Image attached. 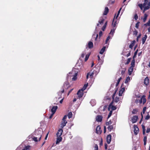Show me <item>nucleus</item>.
Instances as JSON below:
<instances>
[{
    "label": "nucleus",
    "mask_w": 150,
    "mask_h": 150,
    "mask_svg": "<svg viewBox=\"0 0 150 150\" xmlns=\"http://www.w3.org/2000/svg\"><path fill=\"white\" fill-rule=\"evenodd\" d=\"M116 14L113 18L112 21V25L113 28L115 27L119 23V20L117 18H115V16Z\"/></svg>",
    "instance_id": "1"
},
{
    "label": "nucleus",
    "mask_w": 150,
    "mask_h": 150,
    "mask_svg": "<svg viewBox=\"0 0 150 150\" xmlns=\"http://www.w3.org/2000/svg\"><path fill=\"white\" fill-rule=\"evenodd\" d=\"M35 135L37 136V137H38L39 139V140L40 141L42 137V132L40 130H37L35 132Z\"/></svg>",
    "instance_id": "2"
},
{
    "label": "nucleus",
    "mask_w": 150,
    "mask_h": 150,
    "mask_svg": "<svg viewBox=\"0 0 150 150\" xmlns=\"http://www.w3.org/2000/svg\"><path fill=\"white\" fill-rule=\"evenodd\" d=\"M83 91H81V89L79 90L77 92V94L78 96L77 98L80 99L82 97L83 95Z\"/></svg>",
    "instance_id": "3"
},
{
    "label": "nucleus",
    "mask_w": 150,
    "mask_h": 150,
    "mask_svg": "<svg viewBox=\"0 0 150 150\" xmlns=\"http://www.w3.org/2000/svg\"><path fill=\"white\" fill-rule=\"evenodd\" d=\"M70 87L69 82L68 81L65 82L64 83L63 88L67 90Z\"/></svg>",
    "instance_id": "4"
},
{
    "label": "nucleus",
    "mask_w": 150,
    "mask_h": 150,
    "mask_svg": "<svg viewBox=\"0 0 150 150\" xmlns=\"http://www.w3.org/2000/svg\"><path fill=\"white\" fill-rule=\"evenodd\" d=\"M142 101L143 104H144L146 101V99L145 98V96L144 95L139 100V102L140 104L142 103Z\"/></svg>",
    "instance_id": "5"
},
{
    "label": "nucleus",
    "mask_w": 150,
    "mask_h": 150,
    "mask_svg": "<svg viewBox=\"0 0 150 150\" xmlns=\"http://www.w3.org/2000/svg\"><path fill=\"white\" fill-rule=\"evenodd\" d=\"M104 21V19L103 17H101L100 18L99 21H98V23H97V25L98 26H99V24L102 25H103Z\"/></svg>",
    "instance_id": "6"
},
{
    "label": "nucleus",
    "mask_w": 150,
    "mask_h": 150,
    "mask_svg": "<svg viewBox=\"0 0 150 150\" xmlns=\"http://www.w3.org/2000/svg\"><path fill=\"white\" fill-rule=\"evenodd\" d=\"M134 134L137 135L139 132V129L137 126L136 125H134Z\"/></svg>",
    "instance_id": "7"
},
{
    "label": "nucleus",
    "mask_w": 150,
    "mask_h": 150,
    "mask_svg": "<svg viewBox=\"0 0 150 150\" xmlns=\"http://www.w3.org/2000/svg\"><path fill=\"white\" fill-rule=\"evenodd\" d=\"M132 122L134 123H136L138 120V117L137 116H134L132 118Z\"/></svg>",
    "instance_id": "8"
},
{
    "label": "nucleus",
    "mask_w": 150,
    "mask_h": 150,
    "mask_svg": "<svg viewBox=\"0 0 150 150\" xmlns=\"http://www.w3.org/2000/svg\"><path fill=\"white\" fill-rule=\"evenodd\" d=\"M63 132V129H59L57 133V137H61V136Z\"/></svg>",
    "instance_id": "9"
},
{
    "label": "nucleus",
    "mask_w": 150,
    "mask_h": 150,
    "mask_svg": "<svg viewBox=\"0 0 150 150\" xmlns=\"http://www.w3.org/2000/svg\"><path fill=\"white\" fill-rule=\"evenodd\" d=\"M103 119V116L102 115H98L96 117V121L98 122L102 121Z\"/></svg>",
    "instance_id": "10"
},
{
    "label": "nucleus",
    "mask_w": 150,
    "mask_h": 150,
    "mask_svg": "<svg viewBox=\"0 0 150 150\" xmlns=\"http://www.w3.org/2000/svg\"><path fill=\"white\" fill-rule=\"evenodd\" d=\"M102 131L101 130V128L100 126L98 125L96 129V132L98 134H100Z\"/></svg>",
    "instance_id": "11"
},
{
    "label": "nucleus",
    "mask_w": 150,
    "mask_h": 150,
    "mask_svg": "<svg viewBox=\"0 0 150 150\" xmlns=\"http://www.w3.org/2000/svg\"><path fill=\"white\" fill-rule=\"evenodd\" d=\"M149 83V79L148 77H146L144 80V83L146 86H148Z\"/></svg>",
    "instance_id": "12"
},
{
    "label": "nucleus",
    "mask_w": 150,
    "mask_h": 150,
    "mask_svg": "<svg viewBox=\"0 0 150 150\" xmlns=\"http://www.w3.org/2000/svg\"><path fill=\"white\" fill-rule=\"evenodd\" d=\"M111 136L110 134L108 135L107 137V142L108 144L110 143L111 141Z\"/></svg>",
    "instance_id": "13"
},
{
    "label": "nucleus",
    "mask_w": 150,
    "mask_h": 150,
    "mask_svg": "<svg viewBox=\"0 0 150 150\" xmlns=\"http://www.w3.org/2000/svg\"><path fill=\"white\" fill-rule=\"evenodd\" d=\"M58 107L57 106H54L52 107L51 109V111L53 114H54L55 112L57 110V109Z\"/></svg>",
    "instance_id": "14"
},
{
    "label": "nucleus",
    "mask_w": 150,
    "mask_h": 150,
    "mask_svg": "<svg viewBox=\"0 0 150 150\" xmlns=\"http://www.w3.org/2000/svg\"><path fill=\"white\" fill-rule=\"evenodd\" d=\"M109 12V9L107 7H105V10L103 13V15H106Z\"/></svg>",
    "instance_id": "15"
},
{
    "label": "nucleus",
    "mask_w": 150,
    "mask_h": 150,
    "mask_svg": "<svg viewBox=\"0 0 150 150\" xmlns=\"http://www.w3.org/2000/svg\"><path fill=\"white\" fill-rule=\"evenodd\" d=\"M93 47V44L92 42L89 41L88 43V47L89 49H91Z\"/></svg>",
    "instance_id": "16"
},
{
    "label": "nucleus",
    "mask_w": 150,
    "mask_h": 150,
    "mask_svg": "<svg viewBox=\"0 0 150 150\" xmlns=\"http://www.w3.org/2000/svg\"><path fill=\"white\" fill-rule=\"evenodd\" d=\"M135 42L136 41L135 40H133L131 42V44L129 46V48L132 49L133 47L134 46Z\"/></svg>",
    "instance_id": "17"
},
{
    "label": "nucleus",
    "mask_w": 150,
    "mask_h": 150,
    "mask_svg": "<svg viewBox=\"0 0 150 150\" xmlns=\"http://www.w3.org/2000/svg\"><path fill=\"white\" fill-rule=\"evenodd\" d=\"M67 123V122L66 120H62L61 124V127L62 128H63V127L66 125Z\"/></svg>",
    "instance_id": "18"
},
{
    "label": "nucleus",
    "mask_w": 150,
    "mask_h": 150,
    "mask_svg": "<svg viewBox=\"0 0 150 150\" xmlns=\"http://www.w3.org/2000/svg\"><path fill=\"white\" fill-rule=\"evenodd\" d=\"M147 35H145L144 37H143L142 39V44H144L147 38Z\"/></svg>",
    "instance_id": "19"
},
{
    "label": "nucleus",
    "mask_w": 150,
    "mask_h": 150,
    "mask_svg": "<svg viewBox=\"0 0 150 150\" xmlns=\"http://www.w3.org/2000/svg\"><path fill=\"white\" fill-rule=\"evenodd\" d=\"M125 90V88L123 87L122 88L121 90L119 91V95L120 96H121L122 95V94L123 92Z\"/></svg>",
    "instance_id": "20"
},
{
    "label": "nucleus",
    "mask_w": 150,
    "mask_h": 150,
    "mask_svg": "<svg viewBox=\"0 0 150 150\" xmlns=\"http://www.w3.org/2000/svg\"><path fill=\"white\" fill-rule=\"evenodd\" d=\"M134 67L131 66L129 68L128 70L129 74L130 75L131 74L132 72L133 71V70Z\"/></svg>",
    "instance_id": "21"
},
{
    "label": "nucleus",
    "mask_w": 150,
    "mask_h": 150,
    "mask_svg": "<svg viewBox=\"0 0 150 150\" xmlns=\"http://www.w3.org/2000/svg\"><path fill=\"white\" fill-rule=\"evenodd\" d=\"M93 74L94 73H91L90 72L88 73L86 75V79H88L89 75L91 78H92L93 76Z\"/></svg>",
    "instance_id": "22"
},
{
    "label": "nucleus",
    "mask_w": 150,
    "mask_h": 150,
    "mask_svg": "<svg viewBox=\"0 0 150 150\" xmlns=\"http://www.w3.org/2000/svg\"><path fill=\"white\" fill-rule=\"evenodd\" d=\"M62 138L61 137H57L56 142V144H57L62 140Z\"/></svg>",
    "instance_id": "23"
},
{
    "label": "nucleus",
    "mask_w": 150,
    "mask_h": 150,
    "mask_svg": "<svg viewBox=\"0 0 150 150\" xmlns=\"http://www.w3.org/2000/svg\"><path fill=\"white\" fill-rule=\"evenodd\" d=\"M106 47L105 46H103L102 49L100 50L99 52V53L101 54H102L105 50Z\"/></svg>",
    "instance_id": "24"
},
{
    "label": "nucleus",
    "mask_w": 150,
    "mask_h": 150,
    "mask_svg": "<svg viewBox=\"0 0 150 150\" xmlns=\"http://www.w3.org/2000/svg\"><path fill=\"white\" fill-rule=\"evenodd\" d=\"M116 29V27H115V28H113L111 30L110 32V34H111L112 35V36H113V34L115 33V31Z\"/></svg>",
    "instance_id": "25"
},
{
    "label": "nucleus",
    "mask_w": 150,
    "mask_h": 150,
    "mask_svg": "<svg viewBox=\"0 0 150 150\" xmlns=\"http://www.w3.org/2000/svg\"><path fill=\"white\" fill-rule=\"evenodd\" d=\"M113 125H112L109 126H108V130L110 132L113 129Z\"/></svg>",
    "instance_id": "26"
},
{
    "label": "nucleus",
    "mask_w": 150,
    "mask_h": 150,
    "mask_svg": "<svg viewBox=\"0 0 150 150\" xmlns=\"http://www.w3.org/2000/svg\"><path fill=\"white\" fill-rule=\"evenodd\" d=\"M147 17L148 15L146 13H145L143 18V21L144 22H145L146 21Z\"/></svg>",
    "instance_id": "27"
},
{
    "label": "nucleus",
    "mask_w": 150,
    "mask_h": 150,
    "mask_svg": "<svg viewBox=\"0 0 150 150\" xmlns=\"http://www.w3.org/2000/svg\"><path fill=\"white\" fill-rule=\"evenodd\" d=\"M88 86V83L84 84L83 87L81 89V91H84L86 89V88Z\"/></svg>",
    "instance_id": "28"
},
{
    "label": "nucleus",
    "mask_w": 150,
    "mask_h": 150,
    "mask_svg": "<svg viewBox=\"0 0 150 150\" xmlns=\"http://www.w3.org/2000/svg\"><path fill=\"white\" fill-rule=\"evenodd\" d=\"M138 112V109L137 108L134 109L132 112V113L133 114H137Z\"/></svg>",
    "instance_id": "29"
},
{
    "label": "nucleus",
    "mask_w": 150,
    "mask_h": 150,
    "mask_svg": "<svg viewBox=\"0 0 150 150\" xmlns=\"http://www.w3.org/2000/svg\"><path fill=\"white\" fill-rule=\"evenodd\" d=\"M77 72L75 73V74L72 78L73 81H76L77 79Z\"/></svg>",
    "instance_id": "30"
},
{
    "label": "nucleus",
    "mask_w": 150,
    "mask_h": 150,
    "mask_svg": "<svg viewBox=\"0 0 150 150\" xmlns=\"http://www.w3.org/2000/svg\"><path fill=\"white\" fill-rule=\"evenodd\" d=\"M130 80V78L129 76H128L126 78V79L125 81V83H127Z\"/></svg>",
    "instance_id": "31"
},
{
    "label": "nucleus",
    "mask_w": 150,
    "mask_h": 150,
    "mask_svg": "<svg viewBox=\"0 0 150 150\" xmlns=\"http://www.w3.org/2000/svg\"><path fill=\"white\" fill-rule=\"evenodd\" d=\"M131 66L134 67L135 66V59H133L131 63Z\"/></svg>",
    "instance_id": "32"
},
{
    "label": "nucleus",
    "mask_w": 150,
    "mask_h": 150,
    "mask_svg": "<svg viewBox=\"0 0 150 150\" xmlns=\"http://www.w3.org/2000/svg\"><path fill=\"white\" fill-rule=\"evenodd\" d=\"M147 138V137L146 136H145L144 138L143 141L144 142V145H145L146 144Z\"/></svg>",
    "instance_id": "33"
},
{
    "label": "nucleus",
    "mask_w": 150,
    "mask_h": 150,
    "mask_svg": "<svg viewBox=\"0 0 150 150\" xmlns=\"http://www.w3.org/2000/svg\"><path fill=\"white\" fill-rule=\"evenodd\" d=\"M114 100H113L110 103L109 105V107L108 108V109L109 110H110V108L111 106L113 105V103L114 102Z\"/></svg>",
    "instance_id": "34"
},
{
    "label": "nucleus",
    "mask_w": 150,
    "mask_h": 150,
    "mask_svg": "<svg viewBox=\"0 0 150 150\" xmlns=\"http://www.w3.org/2000/svg\"><path fill=\"white\" fill-rule=\"evenodd\" d=\"M131 59V58H128L127 62L125 63V64L127 65L130 62Z\"/></svg>",
    "instance_id": "35"
},
{
    "label": "nucleus",
    "mask_w": 150,
    "mask_h": 150,
    "mask_svg": "<svg viewBox=\"0 0 150 150\" xmlns=\"http://www.w3.org/2000/svg\"><path fill=\"white\" fill-rule=\"evenodd\" d=\"M114 101L116 103H117L119 101V98L118 97H116L114 100Z\"/></svg>",
    "instance_id": "36"
},
{
    "label": "nucleus",
    "mask_w": 150,
    "mask_h": 150,
    "mask_svg": "<svg viewBox=\"0 0 150 150\" xmlns=\"http://www.w3.org/2000/svg\"><path fill=\"white\" fill-rule=\"evenodd\" d=\"M138 51V50L137 49L135 52L134 54V55L133 57V59H134L135 57H136V56L137 54Z\"/></svg>",
    "instance_id": "37"
},
{
    "label": "nucleus",
    "mask_w": 150,
    "mask_h": 150,
    "mask_svg": "<svg viewBox=\"0 0 150 150\" xmlns=\"http://www.w3.org/2000/svg\"><path fill=\"white\" fill-rule=\"evenodd\" d=\"M144 25L145 26H150V20H149L147 23H146L145 24H144Z\"/></svg>",
    "instance_id": "38"
},
{
    "label": "nucleus",
    "mask_w": 150,
    "mask_h": 150,
    "mask_svg": "<svg viewBox=\"0 0 150 150\" xmlns=\"http://www.w3.org/2000/svg\"><path fill=\"white\" fill-rule=\"evenodd\" d=\"M72 113L71 112H70L68 113V118L69 119L71 118L72 117Z\"/></svg>",
    "instance_id": "39"
},
{
    "label": "nucleus",
    "mask_w": 150,
    "mask_h": 150,
    "mask_svg": "<svg viewBox=\"0 0 150 150\" xmlns=\"http://www.w3.org/2000/svg\"><path fill=\"white\" fill-rule=\"evenodd\" d=\"M110 108H111L112 110H114L117 109L116 107L113 105L111 106Z\"/></svg>",
    "instance_id": "40"
},
{
    "label": "nucleus",
    "mask_w": 150,
    "mask_h": 150,
    "mask_svg": "<svg viewBox=\"0 0 150 150\" xmlns=\"http://www.w3.org/2000/svg\"><path fill=\"white\" fill-rule=\"evenodd\" d=\"M144 7V12L147 10L149 8V7L148 6H145Z\"/></svg>",
    "instance_id": "41"
},
{
    "label": "nucleus",
    "mask_w": 150,
    "mask_h": 150,
    "mask_svg": "<svg viewBox=\"0 0 150 150\" xmlns=\"http://www.w3.org/2000/svg\"><path fill=\"white\" fill-rule=\"evenodd\" d=\"M122 9V8H121L118 11V12H117V14L116 17L115 18H117V17H118L120 13V11Z\"/></svg>",
    "instance_id": "42"
},
{
    "label": "nucleus",
    "mask_w": 150,
    "mask_h": 150,
    "mask_svg": "<svg viewBox=\"0 0 150 150\" xmlns=\"http://www.w3.org/2000/svg\"><path fill=\"white\" fill-rule=\"evenodd\" d=\"M148 0H144V2L143 4L144 6H146L147 3H148Z\"/></svg>",
    "instance_id": "43"
},
{
    "label": "nucleus",
    "mask_w": 150,
    "mask_h": 150,
    "mask_svg": "<svg viewBox=\"0 0 150 150\" xmlns=\"http://www.w3.org/2000/svg\"><path fill=\"white\" fill-rule=\"evenodd\" d=\"M140 23L139 22H138L135 25V27L137 28L138 29L139 28V23Z\"/></svg>",
    "instance_id": "44"
},
{
    "label": "nucleus",
    "mask_w": 150,
    "mask_h": 150,
    "mask_svg": "<svg viewBox=\"0 0 150 150\" xmlns=\"http://www.w3.org/2000/svg\"><path fill=\"white\" fill-rule=\"evenodd\" d=\"M112 123V122H111V121L110 120L109 121L107 122L106 123V125L108 126L111 124Z\"/></svg>",
    "instance_id": "45"
},
{
    "label": "nucleus",
    "mask_w": 150,
    "mask_h": 150,
    "mask_svg": "<svg viewBox=\"0 0 150 150\" xmlns=\"http://www.w3.org/2000/svg\"><path fill=\"white\" fill-rule=\"evenodd\" d=\"M138 33V31L136 30H135L133 32V35H137Z\"/></svg>",
    "instance_id": "46"
},
{
    "label": "nucleus",
    "mask_w": 150,
    "mask_h": 150,
    "mask_svg": "<svg viewBox=\"0 0 150 150\" xmlns=\"http://www.w3.org/2000/svg\"><path fill=\"white\" fill-rule=\"evenodd\" d=\"M94 150H98V147L97 144H95V146H94Z\"/></svg>",
    "instance_id": "47"
},
{
    "label": "nucleus",
    "mask_w": 150,
    "mask_h": 150,
    "mask_svg": "<svg viewBox=\"0 0 150 150\" xmlns=\"http://www.w3.org/2000/svg\"><path fill=\"white\" fill-rule=\"evenodd\" d=\"M38 138V137H34L33 138V140L36 142H38L37 139Z\"/></svg>",
    "instance_id": "48"
},
{
    "label": "nucleus",
    "mask_w": 150,
    "mask_h": 150,
    "mask_svg": "<svg viewBox=\"0 0 150 150\" xmlns=\"http://www.w3.org/2000/svg\"><path fill=\"white\" fill-rule=\"evenodd\" d=\"M89 55H86V56L85 61H86L88 59Z\"/></svg>",
    "instance_id": "49"
},
{
    "label": "nucleus",
    "mask_w": 150,
    "mask_h": 150,
    "mask_svg": "<svg viewBox=\"0 0 150 150\" xmlns=\"http://www.w3.org/2000/svg\"><path fill=\"white\" fill-rule=\"evenodd\" d=\"M134 18L136 20H137L138 18V16L137 14L136 13L134 16Z\"/></svg>",
    "instance_id": "50"
},
{
    "label": "nucleus",
    "mask_w": 150,
    "mask_h": 150,
    "mask_svg": "<svg viewBox=\"0 0 150 150\" xmlns=\"http://www.w3.org/2000/svg\"><path fill=\"white\" fill-rule=\"evenodd\" d=\"M150 115H149V114H148V115H146L145 117V120H148L150 118Z\"/></svg>",
    "instance_id": "51"
},
{
    "label": "nucleus",
    "mask_w": 150,
    "mask_h": 150,
    "mask_svg": "<svg viewBox=\"0 0 150 150\" xmlns=\"http://www.w3.org/2000/svg\"><path fill=\"white\" fill-rule=\"evenodd\" d=\"M112 113V111H110V112L108 115V118H109L111 116Z\"/></svg>",
    "instance_id": "52"
},
{
    "label": "nucleus",
    "mask_w": 150,
    "mask_h": 150,
    "mask_svg": "<svg viewBox=\"0 0 150 150\" xmlns=\"http://www.w3.org/2000/svg\"><path fill=\"white\" fill-rule=\"evenodd\" d=\"M86 54V53L83 52H82V53L81 55V57H82V58H83L85 54Z\"/></svg>",
    "instance_id": "53"
},
{
    "label": "nucleus",
    "mask_w": 150,
    "mask_h": 150,
    "mask_svg": "<svg viewBox=\"0 0 150 150\" xmlns=\"http://www.w3.org/2000/svg\"><path fill=\"white\" fill-rule=\"evenodd\" d=\"M110 38V36H108L106 40V43H107V42L108 41L109 39Z\"/></svg>",
    "instance_id": "54"
},
{
    "label": "nucleus",
    "mask_w": 150,
    "mask_h": 150,
    "mask_svg": "<svg viewBox=\"0 0 150 150\" xmlns=\"http://www.w3.org/2000/svg\"><path fill=\"white\" fill-rule=\"evenodd\" d=\"M103 35V33L102 31H100L99 33V37L100 38Z\"/></svg>",
    "instance_id": "55"
},
{
    "label": "nucleus",
    "mask_w": 150,
    "mask_h": 150,
    "mask_svg": "<svg viewBox=\"0 0 150 150\" xmlns=\"http://www.w3.org/2000/svg\"><path fill=\"white\" fill-rule=\"evenodd\" d=\"M139 6L140 7L141 9L142 10L143 7V6L142 4H140L139 5Z\"/></svg>",
    "instance_id": "56"
},
{
    "label": "nucleus",
    "mask_w": 150,
    "mask_h": 150,
    "mask_svg": "<svg viewBox=\"0 0 150 150\" xmlns=\"http://www.w3.org/2000/svg\"><path fill=\"white\" fill-rule=\"evenodd\" d=\"M141 34H140L137 37V42H138V40H139V38L141 36Z\"/></svg>",
    "instance_id": "57"
},
{
    "label": "nucleus",
    "mask_w": 150,
    "mask_h": 150,
    "mask_svg": "<svg viewBox=\"0 0 150 150\" xmlns=\"http://www.w3.org/2000/svg\"><path fill=\"white\" fill-rule=\"evenodd\" d=\"M106 26L105 25H103V26L102 27V30H103V31H104L105 30V28H106Z\"/></svg>",
    "instance_id": "58"
},
{
    "label": "nucleus",
    "mask_w": 150,
    "mask_h": 150,
    "mask_svg": "<svg viewBox=\"0 0 150 150\" xmlns=\"http://www.w3.org/2000/svg\"><path fill=\"white\" fill-rule=\"evenodd\" d=\"M142 130L146 131V129L144 126L142 125Z\"/></svg>",
    "instance_id": "59"
},
{
    "label": "nucleus",
    "mask_w": 150,
    "mask_h": 150,
    "mask_svg": "<svg viewBox=\"0 0 150 150\" xmlns=\"http://www.w3.org/2000/svg\"><path fill=\"white\" fill-rule=\"evenodd\" d=\"M150 132V128H147L146 132L148 133Z\"/></svg>",
    "instance_id": "60"
},
{
    "label": "nucleus",
    "mask_w": 150,
    "mask_h": 150,
    "mask_svg": "<svg viewBox=\"0 0 150 150\" xmlns=\"http://www.w3.org/2000/svg\"><path fill=\"white\" fill-rule=\"evenodd\" d=\"M146 107H144V108H143V111H142L143 113H144H144L145 111L146 110Z\"/></svg>",
    "instance_id": "61"
},
{
    "label": "nucleus",
    "mask_w": 150,
    "mask_h": 150,
    "mask_svg": "<svg viewBox=\"0 0 150 150\" xmlns=\"http://www.w3.org/2000/svg\"><path fill=\"white\" fill-rule=\"evenodd\" d=\"M30 147V146H29V145L27 146H25V149L26 150H28V149H29Z\"/></svg>",
    "instance_id": "62"
},
{
    "label": "nucleus",
    "mask_w": 150,
    "mask_h": 150,
    "mask_svg": "<svg viewBox=\"0 0 150 150\" xmlns=\"http://www.w3.org/2000/svg\"><path fill=\"white\" fill-rule=\"evenodd\" d=\"M125 69H124V70H122V71L121 72V74H122V75H123L125 73Z\"/></svg>",
    "instance_id": "63"
},
{
    "label": "nucleus",
    "mask_w": 150,
    "mask_h": 150,
    "mask_svg": "<svg viewBox=\"0 0 150 150\" xmlns=\"http://www.w3.org/2000/svg\"><path fill=\"white\" fill-rule=\"evenodd\" d=\"M67 118V116L66 115H64L62 119V120H65V119Z\"/></svg>",
    "instance_id": "64"
}]
</instances>
